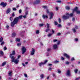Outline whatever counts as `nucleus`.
<instances>
[{
	"label": "nucleus",
	"instance_id": "nucleus-19",
	"mask_svg": "<svg viewBox=\"0 0 80 80\" xmlns=\"http://www.w3.org/2000/svg\"><path fill=\"white\" fill-rule=\"evenodd\" d=\"M52 35V33H49L48 34V37H50Z\"/></svg>",
	"mask_w": 80,
	"mask_h": 80
},
{
	"label": "nucleus",
	"instance_id": "nucleus-34",
	"mask_svg": "<svg viewBox=\"0 0 80 80\" xmlns=\"http://www.w3.org/2000/svg\"><path fill=\"white\" fill-rule=\"evenodd\" d=\"M36 34H38L39 33V30H37L36 32Z\"/></svg>",
	"mask_w": 80,
	"mask_h": 80
},
{
	"label": "nucleus",
	"instance_id": "nucleus-32",
	"mask_svg": "<svg viewBox=\"0 0 80 80\" xmlns=\"http://www.w3.org/2000/svg\"><path fill=\"white\" fill-rule=\"evenodd\" d=\"M21 45V43H18L17 44V46L18 47H20Z\"/></svg>",
	"mask_w": 80,
	"mask_h": 80
},
{
	"label": "nucleus",
	"instance_id": "nucleus-41",
	"mask_svg": "<svg viewBox=\"0 0 80 80\" xmlns=\"http://www.w3.org/2000/svg\"><path fill=\"white\" fill-rule=\"evenodd\" d=\"M77 14H80V11L78 10V11H77Z\"/></svg>",
	"mask_w": 80,
	"mask_h": 80
},
{
	"label": "nucleus",
	"instance_id": "nucleus-6",
	"mask_svg": "<svg viewBox=\"0 0 80 80\" xmlns=\"http://www.w3.org/2000/svg\"><path fill=\"white\" fill-rule=\"evenodd\" d=\"M7 3L3 2H2L0 4L1 5H2L3 7H5L7 6Z\"/></svg>",
	"mask_w": 80,
	"mask_h": 80
},
{
	"label": "nucleus",
	"instance_id": "nucleus-50",
	"mask_svg": "<svg viewBox=\"0 0 80 80\" xmlns=\"http://www.w3.org/2000/svg\"><path fill=\"white\" fill-rule=\"evenodd\" d=\"M24 76L25 77H27V74H24Z\"/></svg>",
	"mask_w": 80,
	"mask_h": 80
},
{
	"label": "nucleus",
	"instance_id": "nucleus-7",
	"mask_svg": "<svg viewBox=\"0 0 80 80\" xmlns=\"http://www.w3.org/2000/svg\"><path fill=\"white\" fill-rule=\"evenodd\" d=\"M34 53H35V49H34L33 48H32V50L31 51V55H33Z\"/></svg>",
	"mask_w": 80,
	"mask_h": 80
},
{
	"label": "nucleus",
	"instance_id": "nucleus-61",
	"mask_svg": "<svg viewBox=\"0 0 80 80\" xmlns=\"http://www.w3.org/2000/svg\"><path fill=\"white\" fill-rule=\"evenodd\" d=\"M80 77L77 78H76V80H79V79H80Z\"/></svg>",
	"mask_w": 80,
	"mask_h": 80
},
{
	"label": "nucleus",
	"instance_id": "nucleus-45",
	"mask_svg": "<svg viewBox=\"0 0 80 80\" xmlns=\"http://www.w3.org/2000/svg\"><path fill=\"white\" fill-rule=\"evenodd\" d=\"M4 50H7V48L6 46L4 47Z\"/></svg>",
	"mask_w": 80,
	"mask_h": 80
},
{
	"label": "nucleus",
	"instance_id": "nucleus-20",
	"mask_svg": "<svg viewBox=\"0 0 80 80\" xmlns=\"http://www.w3.org/2000/svg\"><path fill=\"white\" fill-rule=\"evenodd\" d=\"M65 8H66V10H70V7H69L68 6H66Z\"/></svg>",
	"mask_w": 80,
	"mask_h": 80
},
{
	"label": "nucleus",
	"instance_id": "nucleus-27",
	"mask_svg": "<svg viewBox=\"0 0 80 80\" xmlns=\"http://www.w3.org/2000/svg\"><path fill=\"white\" fill-rule=\"evenodd\" d=\"M49 31H50V29L48 28V29H46V32H48Z\"/></svg>",
	"mask_w": 80,
	"mask_h": 80
},
{
	"label": "nucleus",
	"instance_id": "nucleus-30",
	"mask_svg": "<svg viewBox=\"0 0 80 80\" xmlns=\"http://www.w3.org/2000/svg\"><path fill=\"white\" fill-rule=\"evenodd\" d=\"M43 74H41L40 75V77L41 78H43Z\"/></svg>",
	"mask_w": 80,
	"mask_h": 80
},
{
	"label": "nucleus",
	"instance_id": "nucleus-47",
	"mask_svg": "<svg viewBox=\"0 0 80 80\" xmlns=\"http://www.w3.org/2000/svg\"><path fill=\"white\" fill-rule=\"evenodd\" d=\"M61 35V33H58L57 34V36H60Z\"/></svg>",
	"mask_w": 80,
	"mask_h": 80
},
{
	"label": "nucleus",
	"instance_id": "nucleus-42",
	"mask_svg": "<svg viewBox=\"0 0 80 80\" xmlns=\"http://www.w3.org/2000/svg\"><path fill=\"white\" fill-rule=\"evenodd\" d=\"M56 2L57 3H61V2H62V1H61V0L57 1Z\"/></svg>",
	"mask_w": 80,
	"mask_h": 80
},
{
	"label": "nucleus",
	"instance_id": "nucleus-26",
	"mask_svg": "<svg viewBox=\"0 0 80 80\" xmlns=\"http://www.w3.org/2000/svg\"><path fill=\"white\" fill-rule=\"evenodd\" d=\"M0 54L2 55H3V51H0Z\"/></svg>",
	"mask_w": 80,
	"mask_h": 80
},
{
	"label": "nucleus",
	"instance_id": "nucleus-24",
	"mask_svg": "<svg viewBox=\"0 0 80 80\" xmlns=\"http://www.w3.org/2000/svg\"><path fill=\"white\" fill-rule=\"evenodd\" d=\"M12 72H9L8 73V75H9V76H10V77H11V76H12Z\"/></svg>",
	"mask_w": 80,
	"mask_h": 80
},
{
	"label": "nucleus",
	"instance_id": "nucleus-51",
	"mask_svg": "<svg viewBox=\"0 0 80 80\" xmlns=\"http://www.w3.org/2000/svg\"><path fill=\"white\" fill-rule=\"evenodd\" d=\"M73 13H71V14H69V16H70V17H72V16H73Z\"/></svg>",
	"mask_w": 80,
	"mask_h": 80
},
{
	"label": "nucleus",
	"instance_id": "nucleus-10",
	"mask_svg": "<svg viewBox=\"0 0 80 80\" xmlns=\"http://www.w3.org/2000/svg\"><path fill=\"white\" fill-rule=\"evenodd\" d=\"M10 11H11V9H10V8H8L7 9L6 12L7 14H8V13H9L10 12Z\"/></svg>",
	"mask_w": 80,
	"mask_h": 80
},
{
	"label": "nucleus",
	"instance_id": "nucleus-8",
	"mask_svg": "<svg viewBox=\"0 0 80 80\" xmlns=\"http://www.w3.org/2000/svg\"><path fill=\"white\" fill-rule=\"evenodd\" d=\"M50 18H49V19L50 20H51V19H52V18H53V13L51 12H50Z\"/></svg>",
	"mask_w": 80,
	"mask_h": 80
},
{
	"label": "nucleus",
	"instance_id": "nucleus-59",
	"mask_svg": "<svg viewBox=\"0 0 80 80\" xmlns=\"http://www.w3.org/2000/svg\"><path fill=\"white\" fill-rule=\"evenodd\" d=\"M52 33H54L55 32V31H54V30H53L52 29Z\"/></svg>",
	"mask_w": 80,
	"mask_h": 80
},
{
	"label": "nucleus",
	"instance_id": "nucleus-2",
	"mask_svg": "<svg viewBox=\"0 0 80 80\" xmlns=\"http://www.w3.org/2000/svg\"><path fill=\"white\" fill-rule=\"evenodd\" d=\"M11 60L12 62H14L16 64L18 63V60L16 59L15 60V57H14V56H12V57Z\"/></svg>",
	"mask_w": 80,
	"mask_h": 80
},
{
	"label": "nucleus",
	"instance_id": "nucleus-17",
	"mask_svg": "<svg viewBox=\"0 0 80 80\" xmlns=\"http://www.w3.org/2000/svg\"><path fill=\"white\" fill-rule=\"evenodd\" d=\"M39 65L40 67H42V65H44V64L43 62H41L39 63Z\"/></svg>",
	"mask_w": 80,
	"mask_h": 80
},
{
	"label": "nucleus",
	"instance_id": "nucleus-62",
	"mask_svg": "<svg viewBox=\"0 0 80 80\" xmlns=\"http://www.w3.org/2000/svg\"><path fill=\"white\" fill-rule=\"evenodd\" d=\"M62 60H65V58H63V57H62L61 58Z\"/></svg>",
	"mask_w": 80,
	"mask_h": 80
},
{
	"label": "nucleus",
	"instance_id": "nucleus-53",
	"mask_svg": "<svg viewBox=\"0 0 80 80\" xmlns=\"http://www.w3.org/2000/svg\"><path fill=\"white\" fill-rule=\"evenodd\" d=\"M43 8H47V6H44L43 7Z\"/></svg>",
	"mask_w": 80,
	"mask_h": 80
},
{
	"label": "nucleus",
	"instance_id": "nucleus-40",
	"mask_svg": "<svg viewBox=\"0 0 80 80\" xmlns=\"http://www.w3.org/2000/svg\"><path fill=\"white\" fill-rule=\"evenodd\" d=\"M58 27H62V25L61 24H58Z\"/></svg>",
	"mask_w": 80,
	"mask_h": 80
},
{
	"label": "nucleus",
	"instance_id": "nucleus-64",
	"mask_svg": "<svg viewBox=\"0 0 80 80\" xmlns=\"http://www.w3.org/2000/svg\"><path fill=\"white\" fill-rule=\"evenodd\" d=\"M22 65L23 67H25V64L24 63H22Z\"/></svg>",
	"mask_w": 80,
	"mask_h": 80
},
{
	"label": "nucleus",
	"instance_id": "nucleus-15",
	"mask_svg": "<svg viewBox=\"0 0 80 80\" xmlns=\"http://www.w3.org/2000/svg\"><path fill=\"white\" fill-rule=\"evenodd\" d=\"M42 18H43L44 19H45V18H48V16H47V15H45L43 14L42 15Z\"/></svg>",
	"mask_w": 80,
	"mask_h": 80
},
{
	"label": "nucleus",
	"instance_id": "nucleus-18",
	"mask_svg": "<svg viewBox=\"0 0 80 80\" xmlns=\"http://www.w3.org/2000/svg\"><path fill=\"white\" fill-rule=\"evenodd\" d=\"M16 41L18 42H20V39H19L18 38H16Z\"/></svg>",
	"mask_w": 80,
	"mask_h": 80
},
{
	"label": "nucleus",
	"instance_id": "nucleus-48",
	"mask_svg": "<svg viewBox=\"0 0 80 80\" xmlns=\"http://www.w3.org/2000/svg\"><path fill=\"white\" fill-rule=\"evenodd\" d=\"M13 10L14 11H16V10H17V9H16L15 8H13Z\"/></svg>",
	"mask_w": 80,
	"mask_h": 80
},
{
	"label": "nucleus",
	"instance_id": "nucleus-4",
	"mask_svg": "<svg viewBox=\"0 0 80 80\" xmlns=\"http://www.w3.org/2000/svg\"><path fill=\"white\" fill-rule=\"evenodd\" d=\"M22 54H23L25 53V52H26V48H25V47H23L22 48Z\"/></svg>",
	"mask_w": 80,
	"mask_h": 80
},
{
	"label": "nucleus",
	"instance_id": "nucleus-29",
	"mask_svg": "<svg viewBox=\"0 0 80 80\" xmlns=\"http://www.w3.org/2000/svg\"><path fill=\"white\" fill-rule=\"evenodd\" d=\"M4 44H5V42H3V41L1 42V45H4Z\"/></svg>",
	"mask_w": 80,
	"mask_h": 80
},
{
	"label": "nucleus",
	"instance_id": "nucleus-11",
	"mask_svg": "<svg viewBox=\"0 0 80 80\" xmlns=\"http://www.w3.org/2000/svg\"><path fill=\"white\" fill-rule=\"evenodd\" d=\"M78 11V7H76L75 8H74L73 9V12H76L77 13V12Z\"/></svg>",
	"mask_w": 80,
	"mask_h": 80
},
{
	"label": "nucleus",
	"instance_id": "nucleus-22",
	"mask_svg": "<svg viewBox=\"0 0 80 80\" xmlns=\"http://www.w3.org/2000/svg\"><path fill=\"white\" fill-rule=\"evenodd\" d=\"M6 63H7V62H3L2 64V66H4V65H5V64H6Z\"/></svg>",
	"mask_w": 80,
	"mask_h": 80
},
{
	"label": "nucleus",
	"instance_id": "nucleus-55",
	"mask_svg": "<svg viewBox=\"0 0 80 80\" xmlns=\"http://www.w3.org/2000/svg\"><path fill=\"white\" fill-rule=\"evenodd\" d=\"M22 17H23V18H26V17H27V16H26V15H24V16H22Z\"/></svg>",
	"mask_w": 80,
	"mask_h": 80
},
{
	"label": "nucleus",
	"instance_id": "nucleus-31",
	"mask_svg": "<svg viewBox=\"0 0 80 80\" xmlns=\"http://www.w3.org/2000/svg\"><path fill=\"white\" fill-rule=\"evenodd\" d=\"M73 60H75V59L74 58H72L71 60V62H72V61H73Z\"/></svg>",
	"mask_w": 80,
	"mask_h": 80
},
{
	"label": "nucleus",
	"instance_id": "nucleus-5",
	"mask_svg": "<svg viewBox=\"0 0 80 80\" xmlns=\"http://www.w3.org/2000/svg\"><path fill=\"white\" fill-rule=\"evenodd\" d=\"M15 51H13L12 52V53L10 54V57H11V58L12 57H13V55H15Z\"/></svg>",
	"mask_w": 80,
	"mask_h": 80
},
{
	"label": "nucleus",
	"instance_id": "nucleus-44",
	"mask_svg": "<svg viewBox=\"0 0 80 80\" xmlns=\"http://www.w3.org/2000/svg\"><path fill=\"white\" fill-rule=\"evenodd\" d=\"M19 13H22V9H20L19 10Z\"/></svg>",
	"mask_w": 80,
	"mask_h": 80
},
{
	"label": "nucleus",
	"instance_id": "nucleus-49",
	"mask_svg": "<svg viewBox=\"0 0 80 80\" xmlns=\"http://www.w3.org/2000/svg\"><path fill=\"white\" fill-rule=\"evenodd\" d=\"M10 20L11 21H12L13 20V18L12 17H10Z\"/></svg>",
	"mask_w": 80,
	"mask_h": 80
},
{
	"label": "nucleus",
	"instance_id": "nucleus-21",
	"mask_svg": "<svg viewBox=\"0 0 80 80\" xmlns=\"http://www.w3.org/2000/svg\"><path fill=\"white\" fill-rule=\"evenodd\" d=\"M3 38L1 37V38H0V42H3Z\"/></svg>",
	"mask_w": 80,
	"mask_h": 80
},
{
	"label": "nucleus",
	"instance_id": "nucleus-58",
	"mask_svg": "<svg viewBox=\"0 0 80 80\" xmlns=\"http://www.w3.org/2000/svg\"><path fill=\"white\" fill-rule=\"evenodd\" d=\"M6 28H7L8 29V28H9V26H8V25H7Z\"/></svg>",
	"mask_w": 80,
	"mask_h": 80
},
{
	"label": "nucleus",
	"instance_id": "nucleus-36",
	"mask_svg": "<svg viewBox=\"0 0 80 80\" xmlns=\"http://www.w3.org/2000/svg\"><path fill=\"white\" fill-rule=\"evenodd\" d=\"M54 62L55 63H57L59 62V61H55Z\"/></svg>",
	"mask_w": 80,
	"mask_h": 80
},
{
	"label": "nucleus",
	"instance_id": "nucleus-14",
	"mask_svg": "<svg viewBox=\"0 0 80 80\" xmlns=\"http://www.w3.org/2000/svg\"><path fill=\"white\" fill-rule=\"evenodd\" d=\"M64 56H65L67 58H70V56L69 55H67V54H66V53H65L63 54Z\"/></svg>",
	"mask_w": 80,
	"mask_h": 80
},
{
	"label": "nucleus",
	"instance_id": "nucleus-23",
	"mask_svg": "<svg viewBox=\"0 0 80 80\" xmlns=\"http://www.w3.org/2000/svg\"><path fill=\"white\" fill-rule=\"evenodd\" d=\"M74 72L75 73H77V72H78V69H76L74 70Z\"/></svg>",
	"mask_w": 80,
	"mask_h": 80
},
{
	"label": "nucleus",
	"instance_id": "nucleus-52",
	"mask_svg": "<svg viewBox=\"0 0 80 80\" xmlns=\"http://www.w3.org/2000/svg\"><path fill=\"white\" fill-rule=\"evenodd\" d=\"M51 50V49L50 48H48V49H47V51L48 52H49V51H50Z\"/></svg>",
	"mask_w": 80,
	"mask_h": 80
},
{
	"label": "nucleus",
	"instance_id": "nucleus-60",
	"mask_svg": "<svg viewBox=\"0 0 80 80\" xmlns=\"http://www.w3.org/2000/svg\"><path fill=\"white\" fill-rule=\"evenodd\" d=\"M58 40H57V39H56V40H54L53 41L54 42H57V41H58Z\"/></svg>",
	"mask_w": 80,
	"mask_h": 80
},
{
	"label": "nucleus",
	"instance_id": "nucleus-1",
	"mask_svg": "<svg viewBox=\"0 0 80 80\" xmlns=\"http://www.w3.org/2000/svg\"><path fill=\"white\" fill-rule=\"evenodd\" d=\"M23 17V15H20L18 17H16L15 18L13 22H12L11 23V25L12 27H13L15 25H16L18 23V20L19 19L21 20L22 19Z\"/></svg>",
	"mask_w": 80,
	"mask_h": 80
},
{
	"label": "nucleus",
	"instance_id": "nucleus-12",
	"mask_svg": "<svg viewBox=\"0 0 80 80\" xmlns=\"http://www.w3.org/2000/svg\"><path fill=\"white\" fill-rule=\"evenodd\" d=\"M66 75L68 76H70V70H68Z\"/></svg>",
	"mask_w": 80,
	"mask_h": 80
},
{
	"label": "nucleus",
	"instance_id": "nucleus-28",
	"mask_svg": "<svg viewBox=\"0 0 80 80\" xmlns=\"http://www.w3.org/2000/svg\"><path fill=\"white\" fill-rule=\"evenodd\" d=\"M70 63V62L68 61H67L66 62L65 64L66 65H68Z\"/></svg>",
	"mask_w": 80,
	"mask_h": 80
},
{
	"label": "nucleus",
	"instance_id": "nucleus-46",
	"mask_svg": "<svg viewBox=\"0 0 80 80\" xmlns=\"http://www.w3.org/2000/svg\"><path fill=\"white\" fill-rule=\"evenodd\" d=\"M47 62H48V60H46L44 62H43L44 64H45V63H46Z\"/></svg>",
	"mask_w": 80,
	"mask_h": 80
},
{
	"label": "nucleus",
	"instance_id": "nucleus-9",
	"mask_svg": "<svg viewBox=\"0 0 80 80\" xmlns=\"http://www.w3.org/2000/svg\"><path fill=\"white\" fill-rule=\"evenodd\" d=\"M40 3V0H37L34 2V5H35L36 4H38V3Z\"/></svg>",
	"mask_w": 80,
	"mask_h": 80
},
{
	"label": "nucleus",
	"instance_id": "nucleus-25",
	"mask_svg": "<svg viewBox=\"0 0 80 80\" xmlns=\"http://www.w3.org/2000/svg\"><path fill=\"white\" fill-rule=\"evenodd\" d=\"M47 28H49L50 27V24L48 23H47Z\"/></svg>",
	"mask_w": 80,
	"mask_h": 80
},
{
	"label": "nucleus",
	"instance_id": "nucleus-54",
	"mask_svg": "<svg viewBox=\"0 0 80 80\" xmlns=\"http://www.w3.org/2000/svg\"><path fill=\"white\" fill-rule=\"evenodd\" d=\"M20 57H21V56H20V55H19L17 59H19Z\"/></svg>",
	"mask_w": 80,
	"mask_h": 80
},
{
	"label": "nucleus",
	"instance_id": "nucleus-39",
	"mask_svg": "<svg viewBox=\"0 0 80 80\" xmlns=\"http://www.w3.org/2000/svg\"><path fill=\"white\" fill-rule=\"evenodd\" d=\"M54 23H55V25H58V23H57V22L56 21H55L54 22Z\"/></svg>",
	"mask_w": 80,
	"mask_h": 80
},
{
	"label": "nucleus",
	"instance_id": "nucleus-3",
	"mask_svg": "<svg viewBox=\"0 0 80 80\" xmlns=\"http://www.w3.org/2000/svg\"><path fill=\"white\" fill-rule=\"evenodd\" d=\"M62 18L64 20H67V19L69 18V14L68 13H67L66 16L64 15L62 17Z\"/></svg>",
	"mask_w": 80,
	"mask_h": 80
},
{
	"label": "nucleus",
	"instance_id": "nucleus-57",
	"mask_svg": "<svg viewBox=\"0 0 80 80\" xmlns=\"http://www.w3.org/2000/svg\"><path fill=\"white\" fill-rule=\"evenodd\" d=\"M12 17H14V16H15V13L13 12L12 14Z\"/></svg>",
	"mask_w": 80,
	"mask_h": 80
},
{
	"label": "nucleus",
	"instance_id": "nucleus-38",
	"mask_svg": "<svg viewBox=\"0 0 80 80\" xmlns=\"http://www.w3.org/2000/svg\"><path fill=\"white\" fill-rule=\"evenodd\" d=\"M58 21L59 23H60L61 22V19H60V18H59L58 19Z\"/></svg>",
	"mask_w": 80,
	"mask_h": 80
},
{
	"label": "nucleus",
	"instance_id": "nucleus-13",
	"mask_svg": "<svg viewBox=\"0 0 80 80\" xmlns=\"http://www.w3.org/2000/svg\"><path fill=\"white\" fill-rule=\"evenodd\" d=\"M53 46L54 49H57V48H58V46H57V45L56 44H54Z\"/></svg>",
	"mask_w": 80,
	"mask_h": 80
},
{
	"label": "nucleus",
	"instance_id": "nucleus-63",
	"mask_svg": "<svg viewBox=\"0 0 80 80\" xmlns=\"http://www.w3.org/2000/svg\"><path fill=\"white\" fill-rule=\"evenodd\" d=\"M25 14L26 15H28V12L27 11L26 12H25Z\"/></svg>",
	"mask_w": 80,
	"mask_h": 80
},
{
	"label": "nucleus",
	"instance_id": "nucleus-37",
	"mask_svg": "<svg viewBox=\"0 0 80 80\" xmlns=\"http://www.w3.org/2000/svg\"><path fill=\"white\" fill-rule=\"evenodd\" d=\"M72 30L74 33H75V32H76V30H75V28H73Z\"/></svg>",
	"mask_w": 80,
	"mask_h": 80
},
{
	"label": "nucleus",
	"instance_id": "nucleus-43",
	"mask_svg": "<svg viewBox=\"0 0 80 80\" xmlns=\"http://www.w3.org/2000/svg\"><path fill=\"white\" fill-rule=\"evenodd\" d=\"M60 43V41H58V43H57V45H59Z\"/></svg>",
	"mask_w": 80,
	"mask_h": 80
},
{
	"label": "nucleus",
	"instance_id": "nucleus-33",
	"mask_svg": "<svg viewBox=\"0 0 80 80\" xmlns=\"http://www.w3.org/2000/svg\"><path fill=\"white\" fill-rule=\"evenodd\" d=\"M61 71L60 70L58 69V73H61Z\"/></svg>",
	"mask_w": 80,
	"mask_h": 80
},
{
	"label": "nucleus",
	"instance_id": "nucleus-56",
	"mask_svg": "<svg viewBox=\"0 0 80 80\" xmlns=\"http://www.w3.org/2000/svg\"><path fill=\"white\" fill-rule=\"evenodd\" d=\"M52 75L54 77H56V76H55V74L54 73L52 74Z\"/></svg>",
	"mask_w": 80,
	"mask_h": 80
},
{
	"label": "nucleus",
	"instance_id": "nucleus-35",
	"mask_svg": "<svg viewBox=\"0 0 80 80\" xmlns=\"http://www.w3.org/2000/svg\"><path fill=\"white\" fill-rule=\"evenodd\" d=\"M44 25V24H39V25L40 27H42V26H43Z\"/></svg>",
	"mask_w": 80,
	"mask_h": 80
},
{
	"label": "nucleus",
	"instance_id": "nucleus-16",
	"mask_svg": "<svg viewBox=\"0 0 80 80\" xmlns=\"http://www.w3.org/2000/svg\"><path fill=\"white\" fill-rule=\"evenodd\" d=\"M16 35H17V34H16V33H15V32H13L12 34V37H15V36H16Z\"/></svg>",
	"mask_w": 80,
	"mask_h": 80
}]
</instances>
